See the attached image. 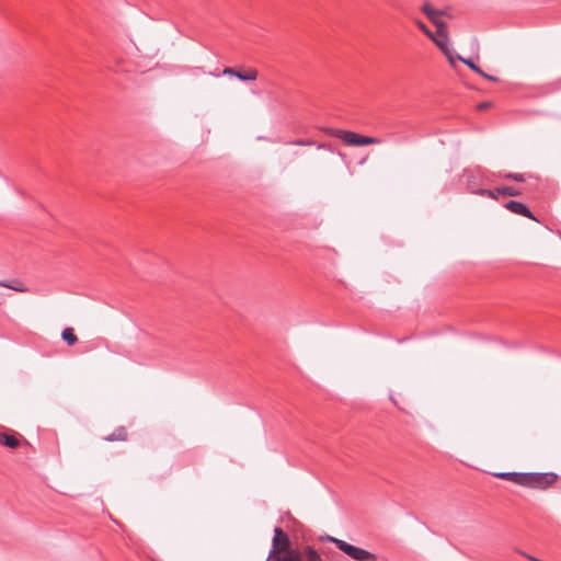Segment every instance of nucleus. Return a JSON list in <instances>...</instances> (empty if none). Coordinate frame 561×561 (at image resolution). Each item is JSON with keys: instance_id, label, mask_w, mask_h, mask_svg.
<instances>
[{"instance_id": "1", "label": "nucleus", "mask_w": 561, "mask_h": 561, "mask_svg": "<svg viewBox=\"0 0 561 561\" xmlns=\"http://www.w3.org/2000/svg\"><path fill=\"white\" fill-rule=\"evenodd\" d=\"M558 479L554 472H526L524 486L534 489H546L553 484Z\"/></svg>"}, {"instance_id": "2", "label": "nucleus", "mask_w": 561, "mask_h": 561, "mask_svg": "<svg viewBox=\"0 0 561 561\" xmlns=\"http://www.w3.org/2000/svg\"><path fill=\"white\" fill-rule=\"evenodd\" d=\"M342 552L355 561H377V556L351 543H341Z\"/></svg>"}, {"instance_id": "3", "label": "nucleus", "mask_w": 561, "mask_h": 561, "mask_svg": "<svg viewBox=\"0 0 561 561\" xmlns=\"http://www.w3.org/2000/svg\"><path fill=\"white\" fill-rule=\"evenodd\" d=\"M472 194L489 197L492 199H497V196L506 195V196H519L520 192L514 187L511 186H500L495 190H488V188H479V190H472Z\"/></svg>"}, {"instance_id": "4", "label": "nucleus", "mask_w": 561, "mask_h": 561, "mask_svg": "<svg viewBox=\"0 0 561 561\" xmlns=\"http://www.w3.org/2000/svg\"><path fill=\"white\" fill-rule=\"evenodd\" d=\"M289 546L288 535L280 528H274V537L272 541L271 557H274L276 552L284 551Z\"/></svg>"}, {"instance_id": "5", "label": "nucleus", "mask_w": 561, "mask_h": 561, "mask_svg": "<svg viewBox=\"0 0 561 561\" xmlns=\"http://www.w3.org/2000/svg\"><path fill=\"white\" fill-rule=\"evenodd\" d=\"M463 176L466 178L467 186L469 191L472 193V190H479L480 187H476L480 184L484 179V171L477 167L474 169H466L463 171Z\"/></svg>"}, {"instance_id": "6", "label": "nucleus", "mask_w": 561, "mask_h": 561, "mask_svg": "<svg viewBox=\"0 0 561 561\" xmlns=\"http://www.w3.org/2000/svg\"><path fill=\"white\" fill-rule=\"evenodd\" d=\"M323 131L330 136L336 137L348 146H356L358 134L351 130L323 128Z\"/></svg>"}, {"instance_id": "7", "label": "nucleus", "mask_w": 561, "mask_h": 561, "mask_svg": "<svg viewBox=\"0 0 561 561\" xmlns=\"http://www.w3.org/2000/svg\"><path fill=\"white\" fill-rule=\"evenodd\" d=\"M504 207L513 214L524 216L531 220L538 221L536 216L530 211V209L524 203L519 201H508L504 204Z\"/></svg>"}, {"instance_id": "8", "label": "nucleus", "mask_w": 561, "mask_h": 561, "mask_svg": "<svg viewBox=\"0 0 561 561\" xmlns=\"http://www.w3.org/2000/svg\"><path fill=\"white\" fill-rule=\"evenodd\" d=\"M222 75L236 77L240 81H253L257 78V71L254 69H251L248 72H241L234 68L226 67L222 70Z\"/></svg>"}, {"instance_id": "9", "label": "nucleus", "mask_w": 561, "mask_h": 561, "mask_svg": "<svg viewBox=\"0 0 561 561\" xmlns=\"http://www.w3.org/2000/svg\"><path fill=\"white\" fill-rule=\"evenodd\" d=\"M457 58L462 61L466 66H468L472 71H474L476 73L480 75L481 77H483L484 79L489 80V81H492V82H497L499 81V78L495 77V76H492V75H489L486 72H484L474 61L472 58H463L461 56H457Z\"/></svg>"}, {"instance_id": "10", "label": "nucleus", "mask_w": 561, "mask_h": 561, "mask_svg": "<svg viewBox=\"0 0 561 561\" xmlns=\"http://www.w3.org/2000/svg\"><path fill=\"white\" fill-rule=\"evenodd\" d=\"M495 477L500 479H504L507 481H512L518 485L524 486V480L526 479V473L523 472H497L494 473Z\"/></svg>"}, {"instance_id": "11", "label": "nucleus", "mask_w": 561, "mask_h": 561, "mask_svg": "<svg viewBox=\"0 0 561 561\" xmlns=\"http://www.w3.org/2000/svg\"><path fill=\"white\" fill-rule=\"evenodd\" d=\"M0 445L7 446L9 448H16L20 445V442L13 435L0 432Z\"/></svg>"}, {"instance_id": "12", "label": "nucleus", "mask_w": 561, "mask_h": 561, "mask_svg": "<svg viewBox=\"0 0 561 561\" xmlns=\"http://www.w3.org/2000/svg\"><path fill=\"white\" fill-rule=\"evenodd\" d=\"M430 21L436 26L437 35L439 37L448 39V35H447V31H446L447 30L446 22H444L443 20H439L438 16H433L432 19H430Z\"/></svg>"}, {"instance_id": "13", "label": "nucleus", "mask_w": 561, "mask_h": 561, "mask_svg": "<svg viewBox=\"0 0 561 561\" xmlns=\"http://www.w3.org/2000/svg\"><path fill=\"white\" fill-rule=\"evenodd\" d=\"M278 561H304L302 554L296 549H287Z\"/></svg>"}, {"instance_id": "14", "label": "nucleus", "mask_w": 561, "mask_h": 561, "mask_svg": "<svg viewBox=\"0 0 561 561\" xmlns=\"http://www.w3.org/2000/svg\"><path fill=\"white\" fill-rule=\"evenodd\" d=\"M382 142L383 140L381 138L363 136L358 134L356 146L380 145Z\"/></svg>"}, {"instance_id": "15", "label": "nucleus", "mask_w": 561, "mask_h": 561, "mask_svg": "<svg viewBox=\"0 0 561 561\" xmlns=\"http://www.w3.org/2000/svg\"><path fill=\"white\" fill-rule=\"evenodd\" d=\"M61 339L67 343V345L71 346L77 343L78 337L75 334L72 328H65L61 332Z\"/></svg>"}, {"instance_id": "16", "label": "nucleus", "mask_w": 561, "mask_h": 561, "mask_svg": "<svg viewBox=\"0 0 561 561\" xmlns=\"http://www.w3.org/2000/svg\"><path fill=\"white\" fill-rule=\"evenodd\" d=\"M127 436V432L125 427L116 428L112 434L105 437L107 442H116V440H125Z\"/></svg>"}, {"instance_id": "17", "label": "nucleus", "mask_w": 561, "mask_h": 561, "mask_svg": "<svg viewBox=\"0 0 561 561\" xmlns=\"http://www.w3.org/2000/svg\"><path fill=\"white\" fill-rule=\"evenodd\" d=\"M421 11L428 18L432 19L433 16L443 15L445 12L443 10L434 9L430 5V3L425 2L421 7Z\"/></svg>"}, {"instance_id": "18", "label": "nucleus", "mask_w": 561, "mask_h": 561, "mask_svg": "<svg viewBox=\"0 0 561 561\" xmlns=\"http://www.w3.org/2000/svg\"><path fill=\"white\" fill-rule=\"evenodd\" d=\"M304 553L307 558V561H322L319 552L311 546H306L304 549Z\"/></svg>"}, {"instance_id": "19", "label": "nucleus", "mask_w": 561, "mask_h": 561, "mask_svg": "<svg viewBox=\"0 0 561 561\" xmlns=\"http://www.w3.org/2000/svg\"><path fill=\"white\" fill-rule=\"evenodd\" d=\"M439 48L440 50L447 56V58L449 59L450 62H453V56H451V53L449 50V47L447 45V39L444 38L443 39H437L435 36H434V39H432Z\"/></svg>"}, {"instance_id": "20", "label": "nucleus", "mask_w": 561, "mask_h": 561, "mask_svg": "<svg viewBox=\"0 0 561 561\" xmlns=\"http://www.w3.org/2000/svg\"><path fill=\"white\" fill-rule=\"evenodd\" d=\"M320 540L321 541H328V542H332L336 546V548L339 550L342 551V547H341V543H347L346 541L342 540V539H339V538H335V537H332V536H329V535H325V536H321L320 537Z\"/></svg>"}, {"instance_id": "21", "label": "nucleus", "mask_w": 561, "mask_h": 561, "mask_svg": "<svg viewBox=\"0 0 561 561\" xmlns=\"http://www.w3.org/2000/svg\"><path fill=\"white\" fill-rule=\"evenodd\" d=\"M501 176H503L506 180H513V181H516V182H524L525 181V174H523V173L506 172V173L501 174Z\"/></svg>"}, {"instance_id": "22", "label": "nucleus", "mask_w": 561, "mask_h": 561, "mask_svg": "<svg viewBox=\"0 0 561 561\" xmlns=\"http://www.w3.org/2000/svg\"><path fill=\"white\" fill-rule=\"evenodd\" d=\"M414 22H415V24L417 25V27H419V28H420V30H421V31H422V32H423L427 37H430L431 39H434V34H433V32H432V31L426 26V24H425L423 21H421V20L416 19Z\"/></svg>"}, {"instance_id": "23", "label": "nucleus", "mask_w": 561, "mask_h": 561, "mask_svg": "<svg viewBox=\"0 0 561 561\" xmlns=\"http://www.w3.org/2000/svg\"><path fill=\"white\" fill-rule=\"evenodd\" d=\"M290 145H295V146H313L316 145V142L313 140H309V139H296V140H293L290 142Z\"/></svg>"}, {"instance_id": "24", "label": "nucleus", "mask_w": 561, "mask_h": 561, "mask_svg": "<svg viewBox=\"0 0 561 561\" xmlns=\"http://www.w3.org/2000/svg\"><path fill=\"white\" fill-rule=\"evenodd\" d=\"M317 148H318V149H325V150H328V151H330V152H332V153H335V152H336L340 157H343L342 152L336 151V150H335L331 145H328V144H318V145H317Z\"/></svg>"}, {"instance_id": "25", "label": "nucleus", "mask_w": 561, "mask_h": 561, "mask_svg": "<svg viewBox=\"0 0 561 561\" xmlns=\"http://www.w3.org/2000/svg\"><path fill=\"white\" fill-rule=\"evenodd\" d=\"M279 558H282V556L278 554V552H276L274 557H271L270 552L266 561H278Z\"/></svg>"}, {"instance_id": "26", "label": "nucleus", "mask_w": 561, "mask_h": 561, "mask_svg": "<svg viewBox=\"0 0 561 561\" xmlns=\"http://www.w3.org/2000/svg\"><path fill=\"white\" fill-rule=\"evenodd\" d=\"M490 103L489 102H483L479 105V108L483 110V108H486L489 107Z\"/></svg>"}, {"instance_id": "27", "label": "nucleus", "mask_w": 561, "mask_h": 561, "mask_svg": "<svg viewBox=\"0 0 561 561\" xmlns=\"http://www.w3.org/2000/svg\"><path fill=\"white\" fill-rule=\"evenodd\" d=\"M398 9H399L402 13L407 14V11H405V9H404V8H402V7H398Z\"/></svg>"}, {"instance_id": "28", "label": "nucleus", "mask_w": 561, "mask_h": 561, "mask_svg": "<svg viewBox=\"0 0 561 561\" xmlns=\"http://www.w3.org/2000/svg\"><path fill=\"white\" fill-rule=\"evenodd\" d=\"M0 286H5V287H8V285H7V284H4V283H2V282H0Z\"/></svg>"}]
</instances>
